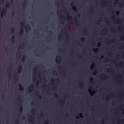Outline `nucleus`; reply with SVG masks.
Wrapping results in <instances>:
<instances>
[{
  "instance_id": "13d9d810",
  "label": "nucleus",
  "mask_w": 124,
  "mask_h": 124,
  "mask_svg": "<svg viewBox=\"0 0 124 124\" xmlns=\"http://www.w3.org/2000/svg\"><path fill=\"white\" fill-rule=\"evenodd\" d=\"M78 42L79 43V45H81V44H80V43H81V42Z\"/></svg>"
},
{
  "instance_id": "393cba45",
  "label": "nucleus",
  "mask_w": 124,
  "mask_h": 124,
  "mask_svg": "<svg viewBox=\"0 0 124 124\" xmlns=\"http://www.w3.org/2000/svg\"><path fill=\"white\" fill-rule=\"evenodd\" d=\"M103 32H105L107 33V30L106 29H104L103 30Z\"/></svg>"
},
{
  "instance_id": "5fc2aeb1",
  "label": "nucleus",
  "mask_w": 124,
  "mask_h": 124,
  "mask_svg": "<svg viewBox=\"0 0 124 124\" xmlns=\"http://www.w3.org/2000/svg\"><path fill=\"white\" fill-rule=\"evenodd\" d=\"M20 100H19V99L18 101H19V102H18L19 103H21V102H20Z\"/></svg>"
},
{
  "instance_id": "9d476101",
  "label": "nucleus",
  "mask_w": 124,
  "mask_h": 124,
  "mask_svg": "<svg viewBox=\"0 0 124 124\" xmlns=\"http://www.w3.org/2000/svg\"><path fill=\"white\" fill-rule=\"evenodd\" d=\"M4 10L3 9L1 12L0 13V14L1 15V17H2L4 13Z\"/></svg>"
},
{
  "instance_id": "dca6fc26",
  "label": "nucleus",
  "mask_w": 124,
  "mask_h": 124,
  "mask_svg": "<svg viewBox=\"0 0 124 124\" xmlns=\"http://www.w3.org/2000/svg\"><path fill=\"white\" fill-rule=\"evenodd\" d=\"M98 48H96L95 49H93V50L94 51L95 53H96V52H97L98 50Z\"/></svg>"
},
{
  "instance_id": "6ab92c4d",
  "label": "nucleus",
  "mask_w": 124,
  "mask_h": 124,
  "mask_svg": "<svg viewBox=\"0 0 124 124\" xmlns=\"http://www.w3.org/2000/svg\"><path fill=\"white\" fill-rule=\"evenodd\" d=\"M81 41L84 42L85 40V39L84 38H81Z\"/></svg>"
},
{
  "instance_id": "774afa93",
  "label": "nucleus",
  "mask_w": 124,
  "mask_h": 124,
  "mask_svg": "<svg viewBox=\"0 0 124 124\" xmlns=\"http://www.w3.org/2000/svg\"><path fill=\"white\" fill-rule=\"evenodd\" d=\"M118 76H119V77H121V75H119Z\"/></svg>"
},
{
  "instance_id": "e2e57ef3",
  "label": "nucleus",
  "mask_w": 124,
  "mask_h": 124,
  "mask_svg": "<svg viewBox=\"0 0 124 124\" xmlns=\"http://www.w3.org/2000/svg\"><path fill=\"white\" fill-rule=\"evenodd\" d=\"M1 7H0V10H1Z\"/></svg>"
},
{
  "instance_id": "bb28decb",
  "label": "nucleus",
  "mask_w": 124,
  "mask_h": 124,
  "mask_svg": "<svg viewBox=\"0 0 124 124\" xmlns=\"http://www.w3.org/2000/svg\"><path fill=\"white\" fill-rule=\"evenodd\" d=\"M60 102L61 103H62L64 104V103H65V101H64L63 100V101H62V102Z\"/></svg>"
},
{
  "instance_id": "c03bdc74",
  "label": "nucleus",
  "mask_w": 124,
  "mask_h": 124,
  "mask_svg": "<svg viewBox=\"0 0 124 124\" xmlns=\"http://www.w3.org/2000/svg\"><path fill=\"white\" fill-rule=\"evenodd\" d=\"M109 54L110 55H111L112 54V53L110 52H109Z\"/></svg>"
},
{
  "instance_id": "a18cd8bd",
  "label": "nucleus",
  "mask_w": 124,
  "mask_h": 124,
  "mask_svg": "<svg viewBox=\"0 0 124 124\" xmlns=\"http://www.w3.org/2000/svg\"><path fill=\"white\" fill-rule=\"evenodd\" d=\"M63 73H64V75H65V74H66V73H65V71H63Z\"/></svg>"
},
{
  "instance_id": "b1692460",
  "label": "nucleus",
  "mask_w": 124,
  "mask_h": 124,
  "mask_svg": "<svg viewBox=\"0 0 124 124\" xmlns=\"http://www.w3.org/2000/svg\"><path fill=\"white\" fill-rule=\"evenodd\" d=\"M25 56H24L23 57V59H22V61L23 62L24 61H25Z\"/></svg>"
},
{
  "instance_id": "8fccbe9b",
  "label": "nucleus",
  "mask_w": 124,
  "mask_h": 124,
  "mask_svg": "<svg viewBox=\"0 0 124 124\" xmlns=\"http://www.w3.org/2000/svg\"><path fill=\"white\" fill-rule=\"evenodd\" d=\"M46 86L48 88H49L50 87L49 86H45L44 87H45Z\"/></svg>"
},
{
  "instance_id": "bf43d9fd",
  "label": "nucleus",
  "mask_w": 124,
  "mask_h": 124,
  "mask_svg": "<svg viewBox=\"0 0 124 124\" xmlns=\"http://www.w3.org/2000/svg\"><path fill=\"white\" fill-rule=\"evenodd\" d=\"M103 57H103V55H102L101 56V58H103Z\"/></svg>"
},
{
  "instance_id": "37998d69",
  "label": "nucleus",
  "mask_w": 124,
  "mask_h": 124,
  "mask_svg": "<svg viewBox=\"0 0 124 124\" xmlns=\"http://www.w3.org/2000/svg\"><path fill=\"white\" fill-rule=\"evenodd\" d=\"M58 68H61V66L60 65H59L58 66Z\"/></svg>"
},
{
  "instance_id": "c756f323",
  "label": "nucleus",
  "mask_w": 124,
  "mask_h": 124,
  "mask_svg": "<svg viewBox=\"0 0 124 124\" xmlns=\"http://www.w3.org/2000/svg\"><path fill=\"white\" fill-rule=\"evenodd\" d=\"M36 85L37 86L38 85H39V82H37L36 83Z\"/></svg>"
},
{
  "instance_id": "a211bd4d",
  "label": "nucleus",
  "mask_w": 124,
  "mask_h": 124,
  "mask_svg": "<svg viewBox=\"0 0 124 124\" xmlns=\"http://www.w3.org/2000/svg\"><path fill=\"white\" fill-rule=\"evenodd\" d=\"M23 31L22 30H21V31L19 32V35L20 36H21V35L22 33V32Z\"/></svg>"
},
{
  "instance_id": "4be33fe9",
  "label": "nucleus",
  "mask_w": 124,
  "mask_h": 124,
  "mask_svg": "<svg viewBox=\"0 0 124 124\" xmlns=\"http://www.w3.org/2000/svg\"><path fill=\"white\" fill-rule=\"evenodd\" d=\"M79 115L80 116V117L81 118L83 117V116L81 113H79Z\"/></svg>"
},
{
  "instance_id": "39448f33",
  "label": "nucleus",
  "mask_w": 124,
  "mask_h": 124,
  "mask_svg": "<svg viewBox=\"0 0 124 124\" xmlns=\"http://www.w3.org/2000/svg\"><path fill=\"white\" fill-rule=\"evenodd\" d=\"M10 3L8 1L6 2L5 4L6 7L7 8H9L10 7Z\"/></svg>"
},
{
  "instance_id": "f3484780",
  "label": "nucleus",
  "mask_w": 124,
  "mask_h": 124,
  "mask_svg": "<svg viewBox=\"0 0 124 124\" xmlns=\"http://www.w3.org/2000/svg\"><path fill=\"white\" fill-rule=\"evenodd\" d=\"M44 124H48V121L47 120L45 121L44 123Z\"/></svg>"
},
{
  "instance_id": "c9c22d12",
  "label": "nucleus",
  "mask_w": 124,
  "mask_h": 124,
  "mask_svg": "<svg viewBox=\"0 0 124 124\" xmlns=\"http://www.w3.org/2000/svg\"><path fill=\"white\" fill-rule=\"evenodd\" d=\"M14 16V12H12V17H13V16Z\"/></svg>"
},
{
  "instance_id": "680f3d73",
  "label": "nucleus",
  "mask_w": 124,
  "mask_h": 124,
  "mask_svg": "<svg viewBox=\"0 0 124 124\" xmlns=\"http://www.w3.org/2000/svg\"><path fill=\"white\" fill-rule=\"evenodd\" d=\"M5 50H6V51L7 50V48L6 47H5Z\"/></svg>"
},
{
  "instance_id": "4c0bfd02",
  "label": "nucleus",
  "mask_w": 124,
  "mask_h": 124,
  "mask_svg": "<svg viewBox=\"0 0 124 124\" xmlns=\"http://www.w3.org/2000/svg\"><path fill=\"white\" fill-rule=\"evenodd\" d=\"M33 78H34V81H35V79H36V77H33Z\"/></svg>"
},
{
  "instance_id": "e433bc0d",
  "label": "nucleus",
  "mask_w": 124,
  "mask_h": 124,
  "mask_svg": "<svg viewBox=\"0 0 124 124\" xmlns=\"http://www.w3.org/2000/svg\"><path fill=\"white\" fill-rule=\"evenodd\" d=\"M119 64H124V63H123V62H120L119 63Z\"/></svg>"
},
{
  "instance_id": "2eb2a0df",
  "label": "nucleus",
  "mask_w": 124,
  "mask_h": 124,
  "mask_svg": "<svg viewBox=\"0 0 124 124\" xmlns=\"http://www.w3.org/2000/svg\"><path fill=\"white\" fill-rule=\"evenodd\" d=\"M97 45H98V47H99V46H100L101 45V43L100 42H99L97 43Z\"/></svg>"
},
{
  "instance_id": "f03ea898",
  "label": "nucleus",
  "mask_w": 124,
  "mask_h": 124,
  "mask_svg": "<svg viewBox=\"0 0 124 124\" xmlns=\"http://www.w3.org/2000/svg\"><path fill=\"white\" fill-rule=\"evenodd\" d=\"M61 56H58L56 58V62L58 64H59L60 62V60L61 59Z\"/></svg>"
},
{
  "instance_id": "c85d7f7f",
  "label": "nucleus",
  "mask_w": 124,
  "mask_h": 124,
  "mask_svg": "<svg viewBox=\"0 0 124 124\" xmlns=\"http://www.w3.org/2000/svg\"><path fill=\"white\" fill-rule=\"evenodd\" d=\"M103 77H105V78H106L107 77V76L106 75H103Z\"/></svg>"
},
{
  "instance_id": "7ed1b4c3",
  "label": "nucleus",
  "mask_w": 124,
  "mask_h": 124,
  "mask_svg": "<svg viewBox=\"0 0 124 124\" xmlns=\"http://www.w3.org/2000/svg\"><path fill=\"white\" fill-rule=\"evenodd\" d=\"M22 70V67L21 65H20L18 66V73H21Z\"/></svg>"
},
{
  "instance_id": "473e14b6",
  "label": "nucleus",
  "mask_w": 124,
  "mask_h": 124,
  "mask_svg": "<svg viewBox=\"0 0 124 124\" xmlns=\"http://www.w3.org/2000/svg\"><path fill=\"white\" fill-rule=\"evenodd\" d=\"M81 54H79L78 55V57H80L81 58L82 57H81Z\"/></svg>"
},
{
  "instance_id": "3c124183",
  "label": "nucleus",
  "mask_w": 124,
  "mask_h": 124,
  "mask_svg": "<svg viewBox=\"0 0 124 124\" xmlns=\"http://www.w3.org/2000/svg\"><path fill=\"white\" fill-rule=\"evenodd\" d=\"M121 21V20L120 19H119V20H118V22H119L120 21Z\"/></svg>"
},
{
  "instance_id": "49530a36",
  "label": "nucleus",
  "mask_w": 124,
  "mask_h": 124,
  "mask_svg": "<svg viewBox=\"0 0 124 124\" xmlns=\"http://www.w3.org/2000/svg\"><path fill=\"white\" fill-rule=\"evenodd\" d=\"M106 22L108 24L109 23V22L107 20V21Z\"/></svg>"
},
{
  "instance_id": "58836bf2",
  "label": "nucleus",
  "mask_w": 124,
  "mask_h": 124,
  "mask_svg": "<svg viewBox=\"0 0 124 124\" xmlns=\"http://www.w3.org/2000/svg\"><path fill=\"white\" fill-rule=\"evenodd\" d=\"M35 93L36 94H38V92L37 91H36L35 92Z\"/></svg>"
},
{
  "instance_id": "72a5a7b5",
  "label": "nucleus",
  "mask_w": 124,
  "mask_h": 124,
  "mask_svg": "<svg viewBox=\"0 0 124 124\" xmlns=\"http://www.w3.org/2000/svg\"><path fill=\"white\" fill-rule=\"evenodd\" d=\"M39 97V98L40 99H41L42 98V96L41 95H38Z\"/></svg>"
},
{
  "instance_id": "ea45409f",
  "label": "nucleus",
  "mask_w": 124,
  "mask_h": 124,
  "mask_svg": "<svg viewBox=\"0 0 124 124\" xmlns=\"http://www.w3.org/2000/svg\"><path fill=\"white\" fill-rule=\"evenodd\" d=\"M119 12L118 11H117L116 12V14L117 15L118 14H119Z\"/></svg>"
},
{
  "instance_id": "0e129e2a",
  "label": "nucleus",
  "mask_w": 124,
  "mask_h": 124,
  "mask_svg": "<svg viewBox=\"0 0 124 124\" xmlns=\"http://www.w3.org/2000/svg\"><path fill=\"white\" fill-rule=\"evenodd\" d=\"M21 53V52H20V53L18 54V55H20V54Z\"/></svg>"
},
{
  "instance_id": "4468645a",
  "label": "nucleus",
  "mask_w": 124,
  "mask_h": 124,
  "mask_svg": "<svg viewBox=\"0 0 124 124\" xmlns=\"http://www.w3.org/2000/svg\"><path fill=\"white\" fill-rule=\"evenodd\" d=\"M15 39V37L14 36H13L12 37V40L13 43L14 42V39Z\"/></svg>"
},
{
  "instance_id": "09e8293b",
  "label": "nucleus",
  "mask_w": 124,
  "mask_h": 124,
  "mask_svg": "<svg viewBox=\"0 0 124 124\" xmlns=\"http://www.w3.org/2000/svg\"><path fill=\"white\" fill-rule=\"evenodd\" d=\"M111 95H114V93H111Z\"/></svg>"
},
{
  "instance_id": "423d86ee",
  "label": "nucleus",
  "mask_w": 124,
  "mask_h": 124,
  "mask_svg": "<svg viewBox=\"0 0 124 124\" xmlns=\"http://www.w3.org/2000/svg\"><path fill=\"white\" fill-rule=\"evenodd\" d=\"M67 15L68 14V16L67 17V19L68 20H72V17L71 16H69L68 13H67Z\"/></svg>"
},
{
  "instance_id": "79ce46f5",
  "label": "nucleus",
  "mask_w": 124,
  "mask_h": 124,
  "mask_svg": "<svg viewBox=\"0 0 124 124\" xmlns=\"http://www.w3.org/2000/svg\"><path fill=\"white\" fill-rule=\"evenodd\" d=\"M64 21H63V20H62V24H63L64 23Z\"/></svg>"
},
{
  "instance_id": "de8ad7c7",
  "label": "nucleus",
  "mask_w": 124,
  "mask_h": 124,
  "mask_svg": "<svg viewBox=\"0 0 124 124\" xmlns=\"http://www.w3.org/2000/svg\"><path fill=\"white\" fill-rule=\"evenodd\" d=\"M33 111L34 112H35V109H34V110H33Z\"/></svg>"
},
{
  "instance_id": "20e7f679",
  "label": "nucleus",
  "mask_w": 124,
  "mask_h": 124,
  "mask_svg": "<svg viewBox=\"0 0 124 124\" xmlns=\"http://www.w3.org/2000/svg\"><path fill=\"white\" fill-rule=\"evenodd\" d=\"M33 117L31 116H30L29 117V121L30 123H32V122H34V120L33 119Z\"/></svg>"
},
{
  "instance_id": "69168bd1",
  "label": "nucleus",
  "mask_w": 124,
  "mask_h": 124,
  "mask_svg": "<svg viewBox=\"0 0 124 124\" xmlns=\"http://www.w3.org/2000/svg\"><path fill=\"white\" fill-rule=\"evenodd\" d=\"M112 62H114V60H112Z\"/></svg>"
},
{
  "instance_id": "cd10ccee",
  "label": "nucleus",
  "mask_w": 124,
  "mask_h": 124,
  "mask_svg": "<svg viewBox=\"0 0 124 124\" xmlns=\"http://www.w3.org/2000/svg\"><path fill=\"white\" fill-rule=\"evenodd\" d=\"M96 71H94L93 72V75H95L96 74Z\"/></svg>"
},
{
  "instance_id": "9b49d317",
  "label": "nucleus",
  "mask_w": 124,
  "mask_h": 124,
  "mask_svg": "<svg viewBox=\"0 0 124 124\" xmlns=\"http://www.w3.org/2000/svg\"><path fill=\"white\" fill-rule=\"evenodd\" d=\"M37 68L36 67L33 70V71L34 73H35V74L37 72Z\"/></svg>"
},
{
  "instance_id": "7c9ffc66",
  "label": "nucleus",
  "mask_w": 124,
  "mask_h": 124,
  "mask_svg": "<svg viewBox=\"0 0 124 124\" xmlns=\"http://www.w3.org/2000/svg\"><path fill=\"white\" fill-rule=\"evenodd\" d=\"M16 120L17 121H16V122L17 123H18L19 122V120L18 119H16Z\"/></svg>"
},
{
  "instance_id": "1a4fd4ad",
  "label": "nucleus",
  "mask_w": 124,
  "mask_h": 124,
  "mask_svg": "<svg viewBox=\"0 0 124 124\" xmlns=\"http://www.w3.org/2000/svg\"><path fill=\"white\" fill-rule=\"evenodd\" d=\"M21 84H19V88L20 89V90L21 91H22L23 90V87H22V86H21Z\"/></svg>"
},
{
  "instance_id": "4d7b16f0",
  "label": "nucleus",
  "mask_w": 124,
  "mask_h": 124,
  "mask_svg": "<svg viewBox=\"0 0 124 124\" xmlns=\"http://www.w3.org/2000/svg\"><path fill=\"white\" fill-rule=\"evenodd\" d=\"M90 80L91 81H93V80H92V78H90Z\"/></svg>"
},
{
  "instance_id": "2f4dec72",
  "label": "nucleus",
  "mask_w": 124,
  "mask_h": 124,
  "mask_svg": "<svg viewBox=\"0 0 124 124\" xmlns=\"http://www.w3.org/2000/svg\"><path fill=\"white\" fill-rule=\"evenodd\" d=\"M74 5V3L73 2H71L70 3V5L72 7V5Z\"/></svg>"
},
{
  "instance_id": "ddd939ff",
  "label": "nucleus",
  "mask_w": 124,
  "mask_h": 124,
  "mask_svg": "<svg viewBox=\"0 0 124 124\" xmlns=\"http://www.w3.org/2000/svg\"><path fill=\"white\" fill-rule=\"evenodd\" d=\"M14 31V28H12L10 30L11 33V34H13Z\"/></svg>"
},
{
  "instance_id": "052dcab7",
  "label": "nucleus",
  "mask_w": 124,
  "mask_h": 124,
  "mask_svg": "<svg viewBox=\"0 0 124 124\" xmlns=\"http://www.w3.org/2000/svg\"><path fill=\"white\" fill-rule=\"evenodd\" d=\"M53 88L54 89H55V86H54L53 87Z\"/></svg>"
},
{
  "instance_id": "f8f14e48",
  "label": "nucleus",
  "mask_w": 124,
  "mask_h": 124,
  "mask_svg": "<svg viewBox=\"0 0 124 124\" xmlns=\"http://www.w3.org/2000/svg\"><path fill=\"white\" fill-rule=\"evenodd\" d=\"M72 9L74 11H76V10L77 9V8L75 6H74L72 8Z\"/></svg>"
},
{
  "instance_id": "864d4df0",
  "label": "nucleus",
  "mask_w": 124,
  "mask_h": 124,
  "mask_svg": "<svg viewBox=\"0 0 124 124\" xmlns=\"http://www.w3.org/2000/svg\"><path fill=\"white\" fill-rule=\"evenodd\" d=\"M90 68L92 70L93 69V68H92V66H91V67Z\"/></svg>"
},
{
  "instance_id": "6e6d98bb",
  "label": "nucleus",
  "mask_w": 124,
  "mask_h": 124,
  "mask_svg": "<svg viewBox=\"0 0 124 124\" xmlns=\"http://www.w3.org/2000/svg\"><path fill=\"white\" fill-rule=\"evenodd\" d=\"M92 93H91V92H89V93H90V94L91 95H92L91 94Z\"/></svg>"
},
{
  "instance_id": "a878e982",
  "label": "nucleus",
  "mask_w": 124,
  "mask_h": 124,
  "mask_svg": "<svg viewBox=\"0 0 124 124\" xmlns=\"http://www.w3.org/2000/svg\"><path fill=\"white\" fill-rule=\"evenodd\" d=\"M23 23H24V22H23H23H22L21 23V24L23 26V27H24V25L23 24Z\"/></svg>"
},
{
  "instance_id": "a19ab883",
  "label": "nucleus",
  "mask_w": 124,
  "mask_h": 124,
  "mask_svg": "<svg viewBox=\"0 0 124 124\" xmlns=\"http://www.w3.org/2000/svg\"><path fill=\"white\" fill-rule=\"evenodd\" d=\"M112 30H113V31H114L115 32H116V30L112 28Z\"/></svg>"
},
{
  "instance_id": "6e6552de",
  "label": "nucleus",
  "mask_w": 124,
  "mask_h": 124,
  "mask_svg": "<svg viewBox=\"0 0 124 124\" xmlns=\"http://www.w3.org/2000/svg\"><path fill=\"white\" fill-rule=\"evenodd\" d=\"M19 111L20 112H21L23 110V107L21 105H20L19 107Z\"/></svg>"
},
{
  "instance_id": "0eeeda50",
  "label": "nucleus",
  "mask_w": 124,
  "mask_h": 124,
  "mask_svg": "<svg viewBox=\"0 0 124 124\" xmlns=\"http://www.w3.org/2000/svg\"><path fill=\"white\" fill-rule=\"evenodd\" d=\"M29 25H27L26 26V28H25V30L26 32L27 33L28 31L29 30H30V27H29Z\"/></svg>"
},
{
  "instance_id": "603ef678",
  "label": "nucleus",
  "mask_w": 124,
  "mask_h": 124,
  "mask_svg": "<svg viewBox=\"0 0 124 124\" xmlns=\"http://www.w3.org/2000/svg\"><path fill=\"white\" fill-rule=\"evenodd\" d=\"M108 70H109L110 71H111V70H110L109 69H108Z\"/></svg>"
},
{
  "instance_id": "338daca9",
  "label": "nucleus",
  "mask_w": 124,
  "mask_h": 124,
  "mask_svg": "<svg viewBox=\"0 0 124 124\" xmlns=\"http://www.w3.org/2000/svg\"><path fill=\"white\" fill-rule=\"evenodd\" d=\"M115 1H118V0H115Z\"/></svg>"
},
{
  "instance_id": "f257e3e1",
  "label": "nucleus",
  "mask_w": 124,
  "mask_h": 124,
  "mask_svg": "<svg viewBox=\"0 0 124 124\" xmlns=\"http://www.w3.org/2000/svg\"><path fill=\"white\" fill-rule=\"evenodd\" d=\"M34 89V86L33 85H31V86L29 87L28 89V91L29 92L31 93L33 91Z\"/></svg>"
},
{
  "instance_id": "f704fd0d",
  "label": "nucleus",
  "mask_w": 124,
  "mask_h": 124,
  "mask_svg": "<svg viewBox=\"0 0 124 124\" xmlns=\"http://www.w3.org/2000/svg\"><path fill=\"white\" fill-rule=\"evenodd\" d=\"M79 116H76V118L77 119H79Z\"/></svg>"
},
{
  "instance_id": "5701e85b",
  "label": "nucleus",
  "mask_w": 124,
  "mask_h": 124,
  "mask_svg": "<svg viewBox=\"0 0 124 124\" xmlns=\"http://www.w3.org/2000/svg\"><path fill=\"white\" fill-rule=\"evenodd\" d=\"M51 81L52 83H54V79H52Z\"/></svg>"
},
{
  "instance_id": "412c9836",
  "label": "nucleus",
  "mask_w": 124,
  "mask_h": 124,
  "mask_svg": "<svg viewBox=\"0 0 124 124\" xmlns=\"http://www.w3.org/2000/svg\"><path fill=\"white\" fill-rule=\"evenodd\" d=\"M40 116L42 117L43 116V114L42 112H41L40 113Z\"/></svg>"
},
{
  "instance_id": "aec40b11",
  "label": "nucleus",
  "mask_w": 124,
  "mask_h": 124,
  "mask_svg": "<svg viewBox=\"0 0 124 124\" xmlns=\"http://www.w3.org/2000/svg\"><path fill=\"white\" fill-rule=\"evenodd\" d=\"M54 95L56 98H57L58 96V95L56 93L54 94Z\"/></svg>"
}]
</instances>
